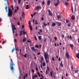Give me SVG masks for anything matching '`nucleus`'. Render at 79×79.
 <instances>
[{
    "instance_id": "0eeeda50",
    "label": "nucleus",
    "mask_w": 79,
    "mask_h": 79,
    "mask_svg": "<svg viewBox=\"0 0 79 79\" xmlns=\"http://www.w3.org/2000/svg\"><path fill=\"white\" fill-rule=\"evenodd\" d=\"M56 24L58 26H60L61 25V22H56Z\"/></svg>"
},
{
    "instance_id": "69168bd1",
    "label": "nucleus",
    "mask_w": 79,
    "mask_h": 79,
    "mask_svg": "<svg viewBox=\"0 0 79 79\" xmlns=\"http://www.w3.org/2000/svg\"><path fill=\"white\" fill-rule=\"evenodd\" d=\"M31 71L32 73H34V70L33 69H32Z\"/></svg>"
},
{
    "instance_id": "37998d69",
    "label": "nucleus",
    "mask_w": 79,
    "mask_h": 79,
    "mask_svg": "<svg viewBox=\"0 0 79 79\" xmlns=\"http://www.w3.org/2000/svg\"><path fill=\"white\" fill-rule=\"evenodd\" d=\"M36 71H38V68H37V65L36 66Z\"/></svg>"
},
{
    "instance_id": "6ab92c4d",
    "label": "nucleus",
    "mask_w": 79,
    "mask_h": 79,
    "mask_svg": "<svg viewBox=\"0 0 79 79\" xmlns=\"http://www.w3.org/2000/svg\"><path fill=\"white\" fill-rule=\"evenodd\" d=\"M24 16H25V13H24V12H23L22 14V16L23 18H24Z\"/></svg>"
},
{
    "instance_id": "423d86ee",
    "label": "nucleus",
    "mask_w": 79,
    "mask_h": 79,
    "mask_svg": "<svg viewBox=\"0 0 79 79\" xmlns=\"http://www.w3.org/2000/svg\"><path fill=\"white\" fill-rule=\"evenodd\" d=\"M48 11L49 15H50V16H53V14H52V12H51V11H50V10H48Z\"/></svg>"
},
{
    "instance_id": "473e14b6",
    "label": "nucleus",
    "mask_w": 79,
    "mask_h": 79,
    "mask_svg": "<svg viewBox=\"0 0 79 79\" xmlns=\"http://www.w3.org/2000/svg\"><path fill=\"white\" fill-rule=\"evenodd\" d=\"M60 15H58L57 16V19H60Z\"/></svg>"
},
{
    "instance_id": "603ef678",
    "label": "nucleus",
    "mask_w": 79,
    "mask_h": 79,
    "mask_svg": "<svg viewBox=\"0 0 79 79\" xmlns=\"http://www.w3.org/2000/svg\"><path fill=\"white\" fill-rule=\"evenodd\" d=\"M36 14H37V12H35L34 14H33V16H34L36 15Z\"/></svg>"
},
{
    "instance_id": "f704fd0d",
    "label": "nucleus",
    "mask_w": 79,
    "mask_h": 79,
    "mask_svg": "<svg viewBox=\"0 0 79 79\" xmlns=\"http://www.w3.org/2000/svg\"><path fill=\"white\" fill-rule=\"evenodd\" d=\"M37 74L39 76V77H40V73H39V72L37 73Z\"/></svg>"
},
{
    "instance_id": "393cba45",
    "label": "nucleus",
    "mask_w": 79,
    "mask_h": 79,
    "mask_svg": "<svg viewBox=\"0 0 79 79\" xmlns=\"http://www.w3.org/2000/svg\"><path fill=\"white\" fill-rule=\"evenodd\" d=\"M58 5H59V3L57 2V3H55L54 4V5L55 6H58Z\"/></svg>"
},
{
    "instance_id": "09e8293b",
    "label": "nucleus",
    "mask_w": 79,
    "mask_h": 79,
    "mask_svg": "<svg viewBox=\"0 0 79 79\" xmlns=\"http://www.w3.org/2000/svg\"><path fill=\"white\" fill-rule=\"evenodd\" d=\"M52 61H55V60L54 59V57H53L52 58Z\"/></svg>"
},
{
    "instance_id": "5701e85b",
    "label": "nucleus",
    "mask_w": 79,
    "mask_h": 79,
    "mask_svg": "<svg viewBox=\"0 0 79 79\" xmlns=\"http://www.w3.org/2000/svg\"><path fill=\"white\" fill-rule=\"evenodd\" d=\"M52 26H56V23H55L54 22L52 24Z\"/></svg>"
},
{
    "instance_id": "bb28decb",
    "label": "nucleus",
    "mask_w": 79,
    "mask_h": 79,
    "mask_svg": "<svg viewBox=\"0 0 79 79\" xmlns=\"http://www.w3.org/2000/svg\"><path fill=\"white\" fill-rule=\"evenodd\" d=\"M44 15H43V17H41V20L42 21H44Z\"/></svg>"
},
{
    "instance_id": "ddd939ff",
    "label": "nucleus",
    "mask_w": 79,
    "mask_h": 79,
    "mask_svg": "<svg viewBox=\"0 0 79 79\" xmlns=\"http://www.w3.org/2000/svg\"><path fill=\"white\" fill-rule=\"evenodd\" d=\"M35 77H38V76L37 75H35L32 77V79H34Z\"/></svg>"
},
{
    "instance_id": "f257e3e1",
    "label": "nucleus",
    "mask_w": 79,
    "mask_h": 79,
    "mask_svg": "<svg viewBox=\"0 0 79 79\" xmlns=\"http://www.w3.org/2000/svg\"><path fill=\"white\" fill-rule=\"evenodd\" d=\"M48 56V54L44 53V58L46 63H48L49 60V57Z\"/></svg>"
},
{
    "instance_id": "4468645a",
    "label": "nucleus",
    "mask_w": 79,
    "mask_h": 79,
    "mask_svg": "<svg viewBox=\"0 0 79 79\" xmlns=\"http://www.w3.org/2000/svg\"><path fill=\"white\" fill-rule=\"evenodd\" d=\"M71 19L72 20H74L75 19V16L74 15H73L71 17Z\"/></svg>"
},
{
    "instance_id": "49530a36",
    "label": "nucleus",
    "mask_w": 79,
    "mask_h": 79,
    "mask_svg": "<svg viewBox=\"0 0 79 79\" xmlns=\"http://www.w3.org/2000/svg\"><path fill=\"white\" fill-rule=\"evenodd\" d=\"M10 8H12V10H14V8L13 7V6H10Z\"/></svg>"
},
{
    "instance_id": "864d4df0",
    "label": "nucleus",
    "mask_w": 79,
    "mask_h": 79,
    "mask_svg": "<svg viewBox=\"0 0 79 79\" xmlns=\"http://www.w3.org/2000/svg\"><path fill=\"white\" fill-rule=\"evenodd\" d=\"M35 47L36 48H39V46H38V45H36L35 46Z\"/></svg>"
},
{
    "instance_id": "2eb2a0df",
    "label": "nucleus",
    "mask_w": 79,
    "mask_h": 79,
    "mask_svg": "<svg viewBox=\"0 0 79 79\" xmlns=\"http://www.w3.org/2000/svg\"><path fill=\"white\" fill-rule=\"evenodd\" d=\"M50 3H51V1L50 0H48L47 1V4L48 5H50Z\"/></svg>"
},
{
    "instance_id": "39448f33",
    "label": "nucleus",
    "mask_w": 79,
    "mask_h": 79,
    "mask_svg": "<svg viewBox=\"0 0 79 79\" xmlns=\"http://www.w3.org/2000/svg\"><path fill=\"white\" fill-rule=\"evenodd\" d=\"M10 64V69L11 70V71H14V67H13V65H15V64Z\"/></svg>"
},
{
    "instance_id": "e2e57ef3",
    "label": "nucleus",
    "mask_w": 79,
    "mask_h": 79,
    "mask_svg": "<svg viewBox=\"0 0 79 79\" xmlns=\"http://www.w3.org/2000/svg\"><path fill=\"white\" fill-rule=\"evenodd\" d=\"M77 11V9H76V7H75V11Z\"/></svg>"
},
{
    "instance_id": "5fc2aeb1",
    "label": "nucleus",
    "mask_w": 79,
    "mask_h": 79,
    "mask_svg": "<svg viewBox=\"0 0 79 79\" xmlns=\"http://www.w3.org/2000/svg\"><path fill=\"white\" fill-rule=\"evenodd\" d=\"M67 26H69V27L71 26V25L69 23H68L67 24Z\"/></svg>"
},
{
    "instance_id": "c756f323",
    "label": "nucleus",
    "mask_w": 79,
    "mask_h": 79,
    "mask_svg": "<svg viewBox=\"0 0 79 79\" xmlns=\"http://www.w3.org/2000/svg\"><path fill=\"white\" fill-rule=\"evenodd\" d=\"M41 37L42 36H39L38 39L39 40H41V39H42V38H41Z\"/></svg>"
},
{
    "instance_id": "cd10ccee",
    "label": "nucleus",
    "mask_w": 79,
    "mask_h": 79,
    "mask_svg": "<svg viewBox=\"0 0 79 79\" xmlns=\"http://www.w3.org/2000/svg\"><path fill=\"white\" fill-rule=\"evenodd\" d=\"M78 71H79V70L77 69L75 71V73H77Z\"/></svg>"
},
{
    "instance_id": "e433bc0d",
    "label": "nucleus",
    "mask_w": 79,
    "mask_h": 79,
    "mask_svg": "<svg viewBox=\"0 0 79 79\" xmlns=\"http://www.w3.org/2000/svg\"><path fill=\"white\" fill-rule=\"evenodd\" d=\"M22 34V31H20V35H21Z\"/></svg>"
},
{
    "instance_id": "412c9836",
    "label": "nucleus",
    "mask_w": 79,
    "mask_h": 79,
    "mask_svg": "<svg viewBox=\"0 0 79 79\" xmlns=\"http://www.w3.org/2000/svg\"><path fill=\"white\" fill-rule=\"evenodd\" d=\"M60 66L61 67H63V63L62 62V61H61L60 62Z\"/></svg>"
},
{
    "instance_id": "a211bd4d",
    "label": "nucleus",
    "mask_w": 79,
    "mask_h": 79,
    "mask_svg": "<svg viewBox=\"0 0 79 79\" xmlns=\"http://www.w3.org/2000/svg\"><path fill=\"white\" fill-rule=\"evenodd\" d=\"M22 31H23L24 35H25V34H26V35H27V33H26V31H24V30H22Z\"/></svg>"
},
{
    "instance_id": "a19ab883",
    "label": "nucleus",
    "mask_w": 79,
    "mask_h": 79,
    "mask_svg": "<svg viewBox=\"0 0 79 79\" xmlns=\"http://www.w3.org/2000/svg\"><path fill=\"white\" fill-rule=\"evenodd\" d=\"M54 39L55 40V41L57 40V37H55Z\"/></svg>"
},
{
    "instance_id": "f03ea898",
    "label": "nucleus",
    "mask_w": 79,
    "mask_h": 79,
    "mask_svg": "<svg viewBox=\"0 0 79 79\" xmlns=\"http://www.w3.org/2000/svg\"><path fill=\"white\" fill-rule=\"evenodd\" d=\"M13 14V11L10 8H9L8 9V16L9 17H11Z\"/></svg>"
},
{
    "instance_id": "4d7b16f0",
    "label": "nucleus",
    "mask_w": 79,
    "mask_h": 79,
    "mask_svg": "<svg viewBox=\"0 0 79 79\" xmlns=\"http://www.w3.org/2000/svg\"><path fill=\"white\" fill-rule=\"evenodd\" d=\"M42 4L43 5H45V2L44 1L43 2Z\"/></svg>"
},
{
    "instance_id": "a878e982",
    "label": "nucleus",
    "mask_w": 79,
    "mask_h": 79,
    "mask_svg": "<svg viewBox=\"0 0 79 79\" xmlns=\"http://www.w3.org/2000/svg\"><path fill=\"white\" fill-rule=\"evenodd\" d=\"M29 27L31 31H32V26L30 25Z\"/></svg>"
},
{
    "instance_id": "b1692460",
    "label": "nucleus",
    "mask_w": 79,
    "mask_h": 79,
    "mask_svg": "<svg viewBox=\"0 0 79 79\" xmlns=\"http://www.w3.org/2000/svg\"><path fill=\"white\" fill-rule=\"evenodd\" d=\"M10 61H11L10 64H13V60H12V59H10Z\"/></svg>"
},
{
    "instance_id": "4be33fe9",
    "label": "nucleus",
    "mask_w": 79,
    "mask_h": 79,
    "mask_svg": "<svg viewBox=\"0 0 79 79\" xmlns=\"http://www.w3.org/2000/svg\"><path fill=\"white\" fill-rule=\"evenodd\" d=\"M31 49L32 50H34V52H36V50L34 49V47H31Z\"/></svg>"
},
{
    "instance_id": "7ed1b4c3",
    "label": "nucleus",
    "mask_w": 79,
    "mask_h": 79,
    "mask_svg": "<svg viewBox=\"0 0 79 79\" xmlns=\"http://www.w3.org/2000/svg\"><path fill=\"white\" fill-rule=\"evenodd\" d=\"M65 56L68 60H69V59L70 58V56H69V54L68 52H66L65 53Z\"/></svg>"
},
{
    "instance_id": "c9c22d12",
    "label": "nucleus",
    "mask_w": 79,
    "mask_h": 79,
    "mask_svg": "<svg viewBox=\"0 0 79 79\" xmlns=\"http://www.w3.org/2000/svg\"><path fill=\"white\" fill-rule=\"evenodd\" d=\"M23 41L25 42L26 40V38H25L24 37L23 38Z\"/></svg>"
},
{
    "instance_id": "f8f14e48",
    "label": "nucleus",
    "mask_w": 79,
    "mask_h": 79,
    "mask_svg": "<svg viewBox=\"0 0 79 79\" xmlns=\"http://www.w3.org/2000/svg\"><path fill=\"white\" fill-rule=\"evenodd\" d=\"M50 74L51 76V77H53L54 76V74L53 73V71H52L51 72H50Z\"/></svg>"
},
{
    "instance_id": "3c124183",
    "label": "nucleus",
    "mask_w": 79,
    "mask_h": 79,
    "mask_svg": "<svg viewBox=\"0 0 79 79\" xmlns=\"http://www.w3.org/2000/svg\"><path fill=\"white\" fill-rule=\"evenodd\" d=\"M58 60L59 61H61V58H60V57H59L58 59Z\"/></svg>"
},
{
    "instance_id": "9b49d317",
    "label": "nucleus",
    "mask_w": 79,
    "mask_h": 79,
    "mask_svg": "<svg viewBox=\"0 0 79 79\" xmlns=\"http://www.w3.org/2000/svg\"><path fill=\"white\" fill-rule=\"evenodd\" d=\"M69 45H70V48H71L72 50H73V47H74V45H73V44H70Z\"/></svg>"
},
{
    "instance_id": "8fccbe9b",
    "label": "nucleus",
    "mask_w": 79,
    "mask_h": 79,
    "mask_svg": "<svg viewBox=\"0 0 79 79\" xmlns=\"http://www.w3.org/2000/svg\"><path fill=\"white\" fill-rule=\"evenodd\" d=\"M14 50H15V48H13V49L11 51L12 53H13V52H14Z\"/></svg>"
},
{
    "instance_id": "774afa93",
    "label": "nucleus",
    "mask_w": 79,
    "mask_h": 79,
    "mask_svg": "<svg viewBox=\"0 0 79 79\" xmlns=\"http://www.w3.org/2000/svg\"><path fill=\"white\" fill-rule=\"evenodd\" d=\"M5 41H3L2 42V44H3V45L5 44Z\"/></svg>"
},
{
    "instance_id": "0e129e2a",
    "label": "nucleus",
    "mask_w": 79,
    "mask_h": 79,
    "mask_svg": "<svg viewBox=\"0 0 79 79\" xmlns=\"http://www.w3.org/2000/svg\"><path fill=\"white\" fill-rule=\"evenodd\" d=\"M69 39H72V37L71 36V35H70L69 37Z\"/></svg>"
},
{
    "instance_id": "4c0bfd02",
    "label": "nucleus",
    "mask_w": 79,
    "mask_h": 79,
    "mask_svg": "<svg viewBox=\"0 0 79 79\" xmlns=\"http://www.w3.org/2000/svg\"><path fill=\"white\" fill-rule=\"evenodd\" d=\"M35 24H38V23H37V20H35Z\"/></svg>"
},
{
    "instance_id": "7c9ffc66",
    "label": "nucleus",
    "mask_w": 79,
    "mask_h": 79,
    "mask_svg": "<svg viewBox=\"0 0 79 79\" xmlns=\"http://www.w3.org/2000/svg\"><path fill=\"white\" fill-rule=\"evenodd\" d=\"M76 57H77V58H79V54H77L76 55Z\"/></svg>"
},
{
    "instance_id": "79ce46f5",
    "label": "nucleus",
    "mask_w": 79,
    "mask_h": 79,
    "mask_svg": "<svg viewBox=\"0 0 79 79\" xmlns=\"http://www.w3.org/2000/svg\"><path fill=\"white\" fill-rule=\"evenodd\" d=\"M21 0H18L19 4L20 3H21Z\"/></svg>"
},
{
    "instance_id": "de8ad7c7",
    "label": "nucleus",
    "mask_w": 79,
    "mask_h": 79,
    "mask_svg": "<svg viewBox=\"0 0 79 79\" xmlns=\"http://www.w3.org/2000/svg\"><path fill=\"white\" fill-rule=\"evenodd\" d=\"M41 60L42 61H43L44 60V58H43V57L42 56L41 57Z\"/></svg>"
},
{
    "instance_id": "bf43d9fd",
    "label": "nucleus",
    "mask_w": 79,
    "mask_h": 79,
    "mask_svg": "<svg viewBox=\"0 0 79 79\" xmlns=\"http://www.w3.org/2000/svg\"><path fill=\"white\" fill-rule=\"evenodd\" d=\"M22 28H23V29H24V25H22Z\"/></svg>"
},
{
    "instance_id": "1a4fd4ad",
    "label": "nucleus",
    "mask_w": 79,
    "mask_h": 79,
    "mask_svg": "<svg viewBox=\"0 0 79 79\" xmlns=\"http://www.w3.org/2000/svg\"><path fill=\"white\" fill-rule=\"evenodd\" d=\"M41 8H42V7L39 5L37 6H36V10H38L39 9H41Z\"/></svg>"
},
{
    "instance_id": "338daca9",
    "label": "nucleus",
    "mask_w": 79,
    "mask_h": 79,
    "mask_svg": "<svg viewBox=\"0 0 79 79\" xmlns=\"http://www.w3.org/2000/svg\"><path fill=\"white\" fill-rule=\"evenodd\" d=\"M15 42H16V39H15L14 40Z\"/></svg>"
},
{
    "instance_id": "9d476101",
    "label": "nucleus",
    "mask_w": 79,
    "mask_h": 79,
    "mask_svg": "<svg viewBox=\"0 0 79 79\" xmlns=\"http://www.w3.org/2000/svg\"><path fill=\"white\" fill-rule=\"evenodd\" d=\"M30 7V5H26V9L27 10H28V9H29V8Z\"/></svg>"
},
{
    "instance_id": "13d9d810",
    "label": "nucleus",
    "mask_w": 79,
    "mask_h": 79,
    "mask_svg": "<svg viewBox=\"0 0 79 79\" xmlns=\"http://www.w3.org/2000/svg\"><path fill=\"white\" fill-rule=\"evenodd\" d=\"M19 8L18 6L17 7V10L18 11L19 10Z\"/></svg>"
},
{
    "instance_id": "c85d7f7f",
    "label": "nucleus",
    "mask_w": 79,
    "mask_h": 79,
    "mask_svg": "<svg viewBox=\"0 0 79 79\" xmlns=\"http://www.w3.org/2000/svg\"><path fill=\"white\" fill-rule=\"evenodd\" d=\"M46 64L45 63V62H43V66H45Z\"/></svg>"
},
{
    "instance_id": "58836bf2",
    "label": "nucleus",
    "mask_w": 79,
    "mask_h": 79,
    "mask_svg": "<svg viewBox=\"0 0 79 79\" xmlns=\"http://www.w3.org/2000/svg\"><path fill=\"white\" fill-rule=\"evenodd\" d=\"M41 77H42L41 78H42L43 79H44V76H43V75L42 74H41Z\"/></svg>"
},
{
    "instance_id": "72a5a7b5",
    "label": "nucleus",
    "mask_w": 79,
    "mask_h": 79,
    "mask_svg": "<svg viewBox=\"0 0 79 79\" xmlns=\"http://www.w3.org/2000/svg\"><path fill=\"white\" fill-rule=\"evenodd\" d=\"M66 23H68L69 22V21L67 19L66 20Z\"/></svg>"
},
{
    "instance_id": "6e6552de",
    "label": "nucleus",
    "mask_w": 79,
    "mask_h": 79,
    "mask_svg": "<svg viewBox=\"0 0 79 79\" xmlns=\"http://www.w3.org/2000/svg\"><path fill=\"white\" fill-rule=\"evenodd\" d=\"M47 69L46 70V74H48V71H49V67L48 66L47 68Z\"/></svg>"
},
{
    "instance_id": "a18cd8bd",
    "label": "nucleus",
    "mask_w": 79,
    "mask_h": 79,
    "mask_svg": "<svg viewBox=\"0 0 79 79\" xmlns=\"http://www.w3.org/2000/svg\"><path fill=\"white\" fill-rule=\"evenodd\" d=\"M17 25L18 26H20V23L19 22H18L17 23Z\"/></svg>"
},
{
    "instance_id": "c03bdc74",
    "label": "nucleus",
    "mask_w": 79,
    "mask_h": 79,
    "mask_svg": "<svg viewBox=\"0 0 79 79\" xmlns=\"http://www.w3.org/2000/svg\"><path fill=\"white\" fill-rule=\"evenodd\" d=\"M34 38L35 39V40H37V37H36V36H35Z\"/></svg>"
},
{
    "instance_id": "aec40b11",
    "label": "nucleus",
    "mask_w": 79,
    "mask_h": 79,
    "mask_svg": "<svg viewBox=\"0 0 79 79\" xmlns=\"http://www.w3.org/2000/svg\"><path fill=\"white\" fill-rule=\"evenodd\" d=\"M65 6H68L69 5V3L67 2H65Z\"/></svg>"
},
{
    "instance_id": "680f3d73",
    "label": "nucleus",
    "mask_w": 79,
    "mask_h": 79,
    "mask_svg": "<svg viewBox=\"0 0 79 79\" xmlns=\"http://www.w3.org/2000/svg\"><path fill=\"white\" fill-rule=\"evenodd\" d=\"M5 9L6 10V12H7V6H6L5 8Z\"/></svg>"
},
{
    "instance_id": "20e7f679",
    "label": "nucleus",
    "mask_w": 79,
    "mask_h": 79,
    "mask_svg": "<svg viewBox=\"0 0 79 79\" xmlns=\"http://www.w3.org/2000/svg\"><path fill=\"white\" fill-rule=\"evenodd\" d=\"M12 27L13 30V33H15V31H14V30H16V27H15V25L13 24V23H12Z\"/></svg>"
},
{
    "instance_id": "2f4dec72",
    "label": "nucleus",
    "mask_w": 79,
    "mask_h": 79,
    "mask_svg": "<svg viewBox=\"0 0 79 79\" xmlns=\"http://www.w3.org/2000/svg\"><path fill=\"white\" fill-rule=\"evenodd\" d=\"M43 24H44V27H45V26H46L47 25V23H45V22H44L43 23Z\"/></svg>"
},
{
    "instance_id": "ea45409f",
    "label": "nucleus",
    "mask_w": 79,
    "mask_h": 79,
    "mask_svg": "<svg viewBox=\"0 0 79 79\" xmlns=\"http://www.w3.org/2000/svg\"><path fill=\"white\" fill-rule=\"evenodd\" d=\"M71 10L72 13H74V11H73V7H72Z\"/></svg>"
},
{
    "instance_id": "052dcab7",
    "label": "nucleus",
    "mask_w": 79,
    "mask_h": 79,
    "mask_svg": "<svg viewBox=\"0 0 79 79\" xmlns=\"http://www.w3.org/2000/svg\"><path fill=\"white\" fill-rule=\"evenodd\" d=\"M28 24L29 25H31V24L30 23V21H29L28 22Z\"/></svg>"
},
{
    "instance_id": "f3484780",
    "label": "nucleus",
    "mask_w": 79,
    "mask_h": 79,
    "mask_svg": "<svg viewBox=\"0 0 79 79\" xmlns=\"http://www.w3.org/2000/svg\"><path fill=\"white\" fill-rule=\"evenodd\" d=\"M15 49L16 51V53H17V51H19V49H18V48H17L16 49V45H15Z\"/></svg>"
},
{
    "instance_id": "dca6fc26",
    "label": "nucleus",
    "mask_w": 79,
    "mask_h": 79,
    "mask_svg": "<svg viewBox=\"0 0 79 79\" xmlns=\"http://www.w3.org/2000/svg\"><path fill=\"white\" fill-rule=\"evenodd\" d=\"M27 77V73H26V74H25V75L24 76L23 78H24V79H26V77Z\"/></svg>"
},
{
    "instance_id": "6e6d98bb",
    "label": "nucleus",
    "mask_w": 79,
    "mask_h": 79,
    "mask_svg": "<svg viewBox=\"0 0 79 79\" xmlns=\"http://www.w3.org/2000/svg\"><path fill=\"white\" fill-rule=\"evenodd\" d=\"M72 32H75V31H74V29H72Z\"/></svg>"
}]
</instances>
